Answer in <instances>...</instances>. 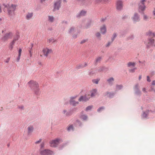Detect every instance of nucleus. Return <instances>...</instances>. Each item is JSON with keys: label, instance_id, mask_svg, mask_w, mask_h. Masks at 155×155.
<instances>
[{"label": "nucleus", "instance_id": "obj_1", "mask_svg": "<svg viewBox=\"0 0 155 155\" xmlns=\"http://www.w3.org/2000/svg\"><path fill=\"white\" fill-rule=\"evenodd\" d=\"M97 91L96 89L92 90L89 93L86 94L84 96H81L79 99V101H88L91 97H93L96 95Z\"/></svg>", "mask_w": 155, "mask_h": 155}, {"label": "nucleus", "instance_id": "obj_2", "mask_svg": "<svg viewBox=\"0 0 155 155\" xmlns=\"http://www.w3.org/2000/svg\"><path fill=\"white\" fill-rule=\"evenodd\" d=\"M29 86L32 89L36 94H38L39 91V89L38 87H39L38 84L36 82L31 81L28 83Z\"/></svg>", "mask_w": 155, "mask_h": 155}, {"label": "nucleus", "instance_id": "obj_3", "mask_svg": "<svg viewBox=\"0 0 155 155\" xmlns=\"http://www.w3.org/2000/svg\"><path fill=\"white\" fill-rule=\"evenodd\" d=\"M3 5L5 7L7 8L8 14L9 15L11 16L14 14V11L16 9V5L13 4L8 5H7L3 4Z\"/></svg>", "mask_w": 155, "mask_h": 155}, {"label": "nucleus", "instance_id": "obj_4", "mask_svg": "<svg viewBox=\"0 0 155 155\" xmlns=\"http://www.w3.org/2000/svg\"><path fill=\"white\" fill-rule=\"evenodd\" d=\"M52 52V49L46 48L43 49L41 53V54H40V56L41 57H42L43 54L44 56L47 57L49 54Z\"/></svg>", "mask_w": 155, "mask_h": 155}, {"label": "nucleus", "instance_id": "obj_5", "mask_svg": "<svg viewBox=\"0 0 155 155\" xmlns=\"http://www.w3.org/2000/svg\"><path fill=\"white\" fill-rule=\"evenodd\" d=\"M69 34L72 36L74 38H76L77 37V34L76 32L75 28L73 27L70 28L68 30Z\"/></svg>", "mask_w": 155, "mask_h": 155}, {"label": "nucleus", "instance_id": "obj_6", "mask_svg": "<svg viewBox=\"0 0 155 155\" xmlns=\"http://www.w3.org/2000/svg\"><path fill=\"white\" fill-rule=\"evenodd\" d=\"M146 0H141L139 4V12L144 10L145 6L144 5V2H146Z\"/></svg>", "mask_w": 155, "mask_h": 155}, {"label": "nucleus", "instance_id": "obj_7", "mask_svg": "<svg viewBox=\"0 0 155 155\" xmlns=\"http://www.w3.org/2000/svg\"><path fill=\"white\" fill-rule=\"evenodd\" d=\"M61 3L60 0H58L54 2L53 9L54 11L59 9L61 7Z\"/></svg>", "mask_w": 155, "mask_h": 155}, {"label": "nucleus", "instance_id": "obj_8", "mask_svg": "<svg viewBox=\"0 0 155 155\" xmlns=\"http://www.w3.org/2000/svg\"><path fill=\"white\" fill-rule=\"evenodd\" d=\"M41 154L42 155H52L54 153L52 151L48 150H45L41 151Z\"/></svg>", "mask_w": 155, "mask_h": 155}, {"label": "nucleus", "instance_id": "obj_9", "mask_svg": "<svg viewBox=\"0 0 155 155\" xmlns=\"http://www.w3.org/2000/svg\"><path fill=\"white\" fill-rule=\"evenodd\" d=\"M60 140L59 139H56L51 141L50 142V146L51 147H56L58 144Z\"/></svg>", "mask_w": 155, "mask_h": 155}, {"label": "nucleus", "instance_id": "obj_10", "mask_svg": "<svg viewBox=\"0 0 155 155\" xmlns=\"http://www.w3.org/2000/svg\"><path fill=\"white\" fill-rule=\"evenodd\" d=\"M12 36V34L11 32H9L5 34L2 38V40L5 41L9 38H11Z\"/></svg>", "mask_w": 155, "mask_h": 155}, {"label": "nucleus", "instance_id": "obj_11", "mask_svg": "<svg viewBox=\"0 0 155 155\" xmlns=\"http://www.w3.org/2000/svg\"><path fill=\"white\" fill-rule=\"evenodd\" d=\"M76 98V97H72L71 98V99L70 101V103L71 104L73 105V106H76L78 103V102H75L74 100V99Z\"/></svg>", "mask_w": 155, "mask_h": 155}, {"label": "nucleus", "instance_id": "obj_12", "mask_svg": "<svg viewBox=\"0 0 155 155\" xmlns=\"http://www.w3.org/2000/svg\"><path fill=\"white\" fill-rule=\"evenodd\" d=\"M123 6V3L121 1H118L117 2L116 7L117 8L118 10H121Z\"/></svg>", "mask_w": 155, "mask_h": 155}, {"label": "nucleus", "instance_id": "obj_13", "mask_svg": "<svg viewBox=\"0 0 155 155\" xmlns=\"http://www.w3.org/2000/svg\"><path fill=\"white\" fill-rule=\"evenodd\" d=\"M132 19L134 22L138 21L140 19L137 13H135L134 16L132 18Z\"/></svg>", "mask_w": 155, "mask_h": 155}, {"label": "nucleus", "instance_id": "obj_14", "mask_svg": "<svg viewBox=\"0 0 155 155\" xmlns=\"http://www.w3.org/2000/svg\"><path fill=\"white\" fill-rule=\"evenodd\" d=\"M18 40V38L17 39H14L12 42L10 44L9 46V49L10 50L12 51L13 48V46L15 43V42L16 41Z\"/></svg>", "mask_w": 155, "mask_h": 155}, {"label": "nucleus", "instance_id": "obj_15", "mask_svg": "<svg viewBox=\"0 0 155 155\" xmlns=\"http://www.w3.org/2000/svg\"><path fill=\"white\" fill-rule=\"evenodd\" d=\"M100 30L102 34H104L106 33L107 30L106 27L105 25L102 26L100 28Z\"/></svg>", "mask_w": 155, "mask_h": 155}, {"label": "nucleus", "instance_id": "obj_16", "mask_svg": "<svg viewBox=\"0 0 155 155\" xmlns=\"http://www.w3.org/2000/svg\"><path fill=\"white\" fill-rule=\"evenodd\" d=\"M148 45H147L148 47H150L151 45H153L154 44V40L153 38H151L149 40V41L148 42Z\"/></svg>", "mask_w": 155, "mask_h": 155}, {"label": "nucleus", "instance_id": "obj_17", "mask_svg": "<svg viewBox=\"0 0 155 155\" xmlns=\"http://www.w3.org/2000/svg\"><path fill=\"white\" fill-rule=\"evenodd\" d=\"M33 16V13L32 12L28 13L26 16V18L27 20H29Z\"/></svg>", "mask_w": 155, "mask_h": 155}, {"label": "nucleus", "instance_id": "obj_18", "mask_svg": "<svg viewBox=\"0 0 155 155\" xmlns=\"http://www.w3.org/2000/svg\"><path fill=\"white\" fill-rule=\"evenodd\" d=\"M86 13V11H82L81 12L77 15V16L78 17H79L81 16H84L85 15Z\"/></svg>", "mask_w": 155, "mask_h": 155}, {"label": "nucleus", "instance_id": "obj_19", "mask_svg": "<svg viewBox=\"0 0 155 155\" xmlns=\"http://www.w3.org/2000/svg\"><path fill=\"white\" fill-rule=\"evenodd\" d=\"M54 20V17L52 16H48V21L51 22H53Z\"/></svg>", "mask_w": 155, "mask_h": 155}, {"label": "nucleus", "instance_id": "obj_20", "mask_svg": "<svg viewBox=\"0 0 155 155\" xmlns=\"http://www.w3.org/2000/svg\"><path fill=\"white\" fill-rule=\"evenodd\" d=\"M33 127L32 126H30L28 127V134L33 132Z\"/></svg>", "mask_w": 155, "mask_h": 155}, {"label": "nucleus", "instance_id": "obj_21", "mask_svg": "<svg viewBox=\"0 0 155 155\" xmlns=\"http://www.w3.org/2000/svg\"><path fill=\"white\" fill-rule=\"evenodd\" d=\"M114 78H110L107 80V81L109 84H111L112 82L114 81Z\"/></svg>", "mask_w": 155, "mask_h": 155}, {"label": "nucleus", "instance_id": "obj_22", "mask_svg": "<svg viewBox=\"0 0 155 155\" xmlns=\"http://www.w3.org/2000/svg\"><path fill=\"white\" fill-rule=\"evenodd\" d=\"M105 95H107L108 97H112L114 95V94L107 92Z\"/></svg>", "mask_w": 155, "mask_h": 155}, {"label": "nucleus", "instance_id": "obj_23", "mask_svg": "<svg viewBox=\"0 0 155 155\" xmlns=\"http://www.w3.org/2000/svg\"><path fill=\"white\" fill-rule=\"evenodd\" d=\"M81 118L84 120H86L87 119V117L85 115H83L81 116Z\"/></svg>", "mask_w": 155, "mask_h": 155}, {"label": "nucleus", "instance_id": "obj_24", "mask_svg": "<svg viewBox=\"0 0 155 155\" xmlns=\"http://www.w3.org/2000/svg\"><path fill=\"white\" fill-rule=\"evenodd\" d=\"M135 65V63L134 62H129L127 64V66L128 67H130L131 66H134Z\"/></svg>", "mask_w": 155, "mask_h": 155}, {"label": "nucleus", "instance_id": "obj_25", "mask_svg": "<svg viewBox=\"0 0 155 155\" xmlns=\"http://www.w3.org/2000/svg\"><path fill=\"white\" fill-rule=\"evenodd\" d=\"M108 0H96L97 3H104L107 2Z\"/></svg>", "mask_w": 155, "mask_h": 155}, {"label": "nucleus", "instance_id": "obj_26", "mask_svg": "<svg viewBox=\"0 0 155 155\" xmlns=\"http://www.w3.org/2000/svg\"><path fill=\"white\" fill-rule=\"evenodd\" d=\"M116 87L117 90H119L123 87V86L122 85H117Z\"/></svg>", "mask_w": 155, "mask_h": 155}, {"label": "nucleus", "instance_id": "obj_27", "mask_svg": "<svg viewBox=\"0 0 155 155\" xmlns=\"http://www.w3.org/2000/svg\"><path fill=\"white\" fill-rule=\"evenodd\" d=\"M148 33L150 36L154 37L155 35L151 31H149Z\"/></svg>", "mask_w": 155, "mask_h": 155}, {"label": "nucleus", "instance_id": "obj_28", "mask_svg": "<svg viewBox=\"0 0 155 155\" xmlns=\"http://www.w3.org/2000/svg\"><path fill=\"white\" fill-rule=\"evenodd\" d=\"M104 107H100V108H99L98 110H97V111L98 112H100V111H101L102 110H104Z\"/></svg>", "mask_w": 155, "mask_h": 155}, {"label": "nucleus", "instance_id": "obj_29", "mask_svg": "<svg viewBox=\"0 0 155 155\" xmlns=\"http://www.w3.org/2000/svg\"><path fill=\"white\" fill-rule=\"evenodd\" d=\"M92 107V106H88L86 108V111H88V110H90L91 109Z\"/></svg>", "mask_w": 155, "mask_h": 155}, {"label": "nucleus", "instance_id": "obj_30", "mask_svg": "<svg viewBox=\"0 0 155 155\" xmlns=\"http://www.w3.org/2000/svg\"><path fill=\"white\" fill-rule=\"evenodd\" d=\"M73 127L72 125L70 126L68 128V131H70L71 130H73Z\"/></svg>", "mask_w": 155, "mask_h": 155}, {"label": "nucleus", "instance_id": "obj_31", "mask_svg": "<svg viewBox=\"0 0 155 155\" xmlns=\"http://www.w3.org/2000/svg\"><path fill=\"white\" fill-rule=\"evenodd\" d=\"M101 59V58L100 57L97 58L96 60V62H99Z\"/></svg>", "mask_w": 155, "mask_h": 155}, {"label": "nucleus", "instance_id": "obj_32", "mask_svg": "<svg viewBox=\"0 0 155 155\" xmlns=\"http://www.w3.org/2000/svg\"><path fill=\"white\" fill-rule=\"evenodd\" d=\"M99 82V80H93V82L94 83H95L97 84H98V82Z\"/></svg>", "mask_w": 155, "mask_h": 155}, {"label": "nucleus", "instance_id": "obj_33", "mask_svg": "<svg viewBox=\"0 0 155 155\" xmlns=\"http://www.w3.org/2000/svg\"><path fill=\"white\" fill-rule=\"evenodd\" d=\"M22 52V49L21 48H20L18 51V56H21V54Z\"/></svg>", "mask_w": 155, "mask_h": 155}, {"label": "nucleus", "instance_id": "obj_34", "mask_svg": "<svg viewBox=\"0 0 155 155\" xmlns=\"http://www.w3.org/2000/svg\"><path fill=\"white\" fill-rule=\"evenodd\" d=\"M136 69V68H134L133 69H130L129 70V72L131 73L134 72Z\"/></svg>", "mask_w": 155, "mask_h": 155}, {"label": "nucleus", "instance_id": "obj_35", "mask_svg": "<svg viewBox=\"0 0 155 155\" xmlns=\"http://www.w3.org/2000/svg\"><path fill=\"white\" fill-rule=\"evenodd\" d=\"M148 17H147V16H146V15H143V19L146 20H147L148 19Z\"/></svg>", "mask_w": 155, "mask_h": 155}, {"label": "nucleus", "instance_id": "obj_36", "mask_svg": "<svg viewBox=\"0 0 155 155\" xmlns=\"http://www.w3.org/2000/svg\"><path fill=\"white\" fill-rule=\"evenodd\" d=\"M117 35L116 33H114L113 35V38L112 39V40H113L116 37Z\"/></svg>", "mask_w": 155, "mask_h": 155}, {"label": "nucleus", "instance_id": "obj_37", "mask_svg": "<svg viewBox=\"0 0 155 155\" xmlns=\"http://www.w3.org/2000/svg\"><path fill=\"white\" fill-rule=\"evenodd\" d=\"M96 35L97 37H99L100 36H101V34H100V33L99 32H97V33L96 34Z\"/></svg>", "mask_w": 155, "mask_h": 155}, {"label": "nucleus", "instance_id": "obj_38", "mask_svg": "<svg viewBox=\"0 0 155 155\" xmlns=\"http://www.w3.org/2000/svg\"><path fill=\"white\" fill-rule=\"evenodd\" d=\"M147 81H148L149 82H150L151 81V80L150 79V77L149 76H147Z\"/></svg>", "mask_w": 155, "mask_h": 155}, {"label": "nucleus", "instance_id": "obj_39", "mask_svg": "<svg viewBox=\"0 0 155 155\" xmlns=\"http://www.w3.org/2000/svg\"><path fill=\"white\" fill-rule=\"evenodd\" d=\"M87 41V40H82L81 42V44H83L84 43H85V42H86V41Z\"/></svg>", "mask_w": 155, "mask_h": 155}, {"label": "nucleus", "instance_id": "obj_40", "mask_svg": "<svg viewBox=\"0 0 155 155\" xmlns=\"http://www.w3.org/2000/svg\"><path fill=\"white\" fill-rule=\"evenodd\" d=\"M146 116H147V114H146L145 113H144L143 114V117H146Z\"/></svg>", "mask_w": 155, "mask_h": 155}, {"label": "nucleus", "instance_id": "obj_41", "mask_svg": "<svg viewBox=\"0 0 155 155\" xmlns=\"http://www.w3.org/2000/svg\"><path fill=\"white\" fill-rule=\"evenodd\" d=\"M46 0H40V2L42 3L44 2Z\"/></svg>", "mask_w": 155, "mask_h": 155}, {"label": "nucleus", "instance_id": "obj_42", "mask_svg": "<svg viewBox=\"0 0 155 155\" xmlns=\"http://www.w3.org/2000/svg\"><path fill=\"white\" fill-rule=\"evenodd\" d=\"M41 139H40L39 140L37 141L36 142V143H39L40 142H41Z\"/></svg>", "mask_w": 155, "mask_h": 155}, {"label": "nucleus", "instance_id": "obj_43", "mask_svg": "<svg viewBox=\"0 0 155 155\" xmlns=\"http://www.w3.org/2000/svg\"><path fill=\"white\" fill-rule=\"evenodd\" d=\"M152 84L153 85H155V80H154L152 81Z\"/></svg>", "mask_w": 155, "mask_h": 155}, {"label": "nucleus", "instance_id": "obj_44", "mask_svg": "<svg viewBox=\"0 0 155 155\" xmlns=\"http://www.w3.org/2000/svg\"><path fill=\"white\" fill-rule=\"evenodd\" d=\"M20 57L21 56H18V58H17V61L18 62L19 61V60L20 59Z\"/></svg>", "mask_w": 155, "mask_h": 155}, {"label": "nucleus", "instance_id": "obj_45", "mask_svg": "<svg viewBox=\"0 0 155 155\" xmlns=\"http://www.w3.org/2000/svg\"><path fill=\"white\" fill-rule=\"evenodd\" d=\"M29 53H30V57H31L32 56V52H31V51H29Z\"/></svg>", "mask_w": 155, "mask_h": 155}, {"label": "nucleus", "instance_id": "obj_46", "mask_svg": "<svg viewBox=\"0 0 155 155\" xmlns=\"http://www.w3.org/2000/svg\"><path fill=\"white\" fill-rule=\"evenodd\" d=\"M141 78H142V76H141V75H140V76H139V80H140L141 79Z\"/></svg>", "mask_w": 155, "mask_h": 155}, {"label": "nucleus", "instance_id": "obj_47", "mask_svg": "<svg viewBox=\"0 0 155 155\" xmlns=\"http://www.w3.org/2000/svg\"><path fill=\"white\" fill-rule=\"evenodd\" d=\"M143 91L145 92L146 91V89L145 88H143Z\"/></svg>", "mask_w": 155, "mask_h": 155}, {"label": "nucleus", "instance_id": "obj_48", "mask_svg": "<svg viewBox=\"0 0 155 155\" xmlns=\"http://www.w3.org/2000/svg\"><path fill=\"white\" fill-rule=\"evenodd\" d=\"M153 14L154 15H155V8L154 9V10L153 11Z\"/></svg>", "mask_w": 155, "mask_h": 155}, {"label": "nucleus", "instance_id": "obj_49", "mask_svg": "<svg viewBox=\"0 0 155 155\" xmlns=\"http://www.w3.org/2000/svg\"><path fill=\"white\" fill-rule=\"evenodd\" d=\"M44 147V144H41V147Z\"/></svg>", "mask_w": 155, "mask_h": 155}, {"label": "nucleus", "instance_id": "obj_50", "mask_svg": "<svg viewBox=\"0 0 155 155\" xmlns=\"http://www.w3.org/2000/svg\"><path fill=\"white\" fill-rule=\"evenodd\" d=\"M2 12V9L1 8V7L0 6V13Z\"/></svg>", "mask_w": 155, "mask_h": 155}, {"label": "nucleus", "instance_id": "obj_51", "mask_svg": "<svg viewBox=\"0 0 155 155\" xmlns=\"http://www.w3.org/2000/svg\"><path fill=\"white\" fill-rule=\"evenodd\" d=\"M66 112V111L65 110L63 111V113L64 114H65V112Z\"/></svg>", "mask_w": 155, "mask_h": 155}, {"label": "nucleus", "instance_id": "obj_52", "mask_svg": "<svg viewBox=\"0 0 155 155\" xmlns=\"http://www.w3.org/2000/svg\"><path fill=\"white\" fill-rule=\"evenodd\" d=\"M24 108L23 106H21V107H19V108H21V109H23Z\"/></svg>", "mask_w": 155, "mask_h": 155}, {"label": "nucleus", "instance_id": "obj_53", "mask_svg": "<svg viewBox=\"0 0 155 155\" xmlns=\"http://www.w3.org/2000/svg\"><path fill=\"white\" fill-rule=\"evenodd\" d=\"M80 122L79 121H78V120H77V123H80Z\"/></svg>", "mask_w": 155, "mask_h": 155}, {"label": "nucleus", "instance_id": "obj_54", "mask_svg": "<svg viewBox=\"0 0 155 155\" xmlns=\"http://www.w3.org/2000/svg\"><path fill=\"white\" fill-rule=\"evenodd\" d=\"M17 38L18 39V37H17L16 38H15L14 39H17Z\"/></svg>", "mask_w": 155, "mask_h": 155}, {"label": "nucleus", "instance_id": "obj_55", "mask_svg": "<svg viewBox=\"0 0 155 155\" xmlns=\"http://www.w3.org/2000/svg\"><path fill=\"white\" fill-rule=\"evenodd\" d=\"M31 45V48H32L33 47V44H32Z\"/></svg>", "mask_w": 155, "mask_h": 155}, {"label": "nucleus", "instance_id": "obj_56", "mask_svg": "<svg viewBox=\"0 0 155 155\" xmlns=\"http://www.w3.org/2000/svg\"><path fill=\"white\" fill-rule=\"evenodd\" d=\"M110 45V44L108 43V45Z\"/></svg>", "mask_w": 155, "mask_h": 155}, {"label": "nucleus", "instance_id": "obj_57", "mask_svg": "<svg viewBox=\"0 0 155 155\" xmlns=\"http://www.w3.org/2000/svg\"><path fill=\"white\" fill-rule=\"evenodd\" d=\"M1 20V19L0 18V21Z\"/></svg>", "mask_w": 155, "mask_h": 155}, {"label": "nucleus", "instance_id": "obj_58", "mask_svg": "<svg viewBox=\"0 0 155 155\" xmlns=\"http://www.w3.org/2000/svg\"><path fill=\"white\" fill-rule=\"evenodd\" d=\"M6 62H8V61H7Z\"/></svg>", "mask_w": 155, "mask_h": 155}, {"label": "nucleus", "instance_id": "obj_59", "mask_svg": "<svg viewBox=\"0 0 155 155\" xmlns=\"http://www.w3.org/2000/svg\"><path fill=\"white\" fill-rule=\"evenodd\" d=\"M3 31H2V33H3Z\"/></svg>", "mask_w": 155, "mask_h": 155}]
</instances>
